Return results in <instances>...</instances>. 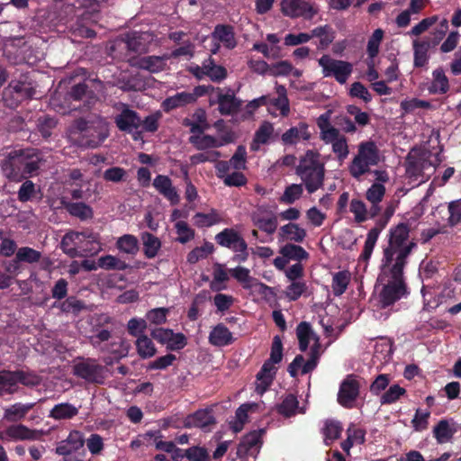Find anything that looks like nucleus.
Returning a JSON list of instances; mask_svg holds the SVG:
<instances>
[{
	"label": "nucleus",
	"instance_id": "obj_1",
	"mask_svg": "<svg viewBox=\"0 0 461 461\" xmlns=\"http://www.w3.org/2000/svg\"><path fill=\"white\" fill-rule=\"evenodd\" d=\"M410 226L406 222H401L389 230L387 245L383 249L381 266L392 267L394 273H400L401 268H405L408 258L417 243L409 240Z\"/></svg>",
	"mask_w": 461,
	"mask_h": 461
},
{
	"label": "nucleus",
	"instance_id": "obj_2",
	"mask_svg": "<svg viewBox=\"0 0 461 461\" xmlns=\"http://www.w3.org/2000/svg\"><path fill=\"white\" fill-rule=\"evenodd\" d=\"M41 158L34 149L11 151L1 161V169L5 176L13 181H22L37 173Z\"/></svg>",
	"mask_w": 461,
	"mask_h": 461
},
{
	"label": "nucleus",
	"instance_id": "obj_3",
	"mask_svg": "<svg viewBox=\"0 0 461 461\" xmlns=\"http://www.w3.org/2000/svg\"><path fill=\"white\" fill-rule=\"evenodd\" d=\"M320 153L309 149L300 158L296 167V174L302 179L309 194L315 193L323 185L325 177V166L320 159Z\"/></svg>",
	"mask_w": 461,
	"mask_h": 461
},
{
	"label": "nucleus",
	"instance_id": "obj_4",
	"mask_svg": "<svg viewBox=\"0 0 461 461\" xmlns=\"http://www.w3.org/2000/svg\"><path fill=\"white\" fill-rule=\"evenodd\" d=\"M72 128L73 131L79 135L80 145L86 148L99 147L109 135L106 122L100 116L76 119Z\"/></svg>",
	"mask_w": 461,
	"mask_h": 461
},
{
	"label": "nucleus",
	"instance_id": "obj_5",
	"mask_svg": "<svg viewBox=\"0 0 461 461\" xmlns=\"http://www.w3.org/2000/svg\"><path fill=\"white\" fill-rule=\"evenodd\" d=\"M381 273L378 280L383 282L390 277L379 294V303L381 308L385 309L399 301L407 294V286L404 281V268L400 273H394L392 267L380 266Z\"/></svg>",
	"mask_w": 461,
	"mask_h": 461
},
{
	"label": "nucleus",
	"instance_id": "obj_6",
	"mask_svg": "<svg viewBox=\"0 0 461 461\" xmlns=\"http://www.w3.org/2000/svg\"><path fill=\"white\" fill-rule=\"evenodd\" d=\"M380 161L379 149L372 140L360 142L357 154L348 166L350 176L359 180L370 171V167L378 165Z\"/></svg>",
	"mask_w": 461,
	"mask_h": 461
},
{
	"label": "nucleus",
	"instance_id": "obj_7",
	"mask_svg": "<svg viewBox=\"0 0 461 461\" xmlns=\"http://www.w3.org/2000/svg\"><path fill=\"white\" fill-rule=\"evenodd\" d=\"M72 374L87 384H104L107 377L106 367L94 357H77L73 360Z\"/></svg>",
	"mask_w": 461,
	"mask_h": 461
},
{
	"label": "nucleus",
	"instance_id": "obj_8",
	"mask_svg": "<svg viewBox=\"0 0 461 461\" xmlns=\"http://www.w3.org/2000/svg\"><path fill=\"white\" fill-rule=\"evenodd\" d=\"M84 446L85 438L83 433L74 429L69 432L66 439L61 440L58 444L55 453L62 456L63 461H85L86 451Z\"/></svg>",
	"mask_w": 461,
	"mask_h": 461
},
{
	"label": "nucleus",
	"instance_id": "obj_9",
	"mask_svg": "<svg viewBox=\"0 0 461 461\" xmlns=\"http://www.w3.org/2000/svg\"><path fill=\"white\" fill-rule=\"evenodd\" d=\"M324 77H333L341 85L345 84L353 72V65L345 60L332 59L330 55H322L318 59Z\"/></svg>",
	"mask_w": 461,
	"mask_h": 461
},
{
	"label": "nucleus",
	"instance_id": "obj_10",
	"mask_svg": "<svg viewBox=\"0 0 461 461\" xmlns=\"http://www.w3.org/2000/svg\"><path fill=\"white\" fill-rule=\"evenodd\" d=\"M393 213L394 208L387 206L382 216L376 220L375 227L367 232L363 250L359 256L360 260L368 261L370 259L381 231L386 227Z\"/></svg>",
	"mask_w": 461,
	"mask_h": 461
},
{
	"label": "nucleus",
	"instance_id": "obj_11",
	"mask_svg": "<svg viewBox=\"0 0 461 461\" xmlns=\"http://www.w3.org/2000/svg\"><path fill=\"white\" fill-rule=\"evenodd\" d=\"M32 89L27 83L12 81L2 92V101L6 107L16 108L23 101L31 98Z\"/></svg>",
	"mask_w": 461,
	"mask_h": 461
},
{
	"label": "nucleus",
	"instance_id": "obj_12",
	"mask_svg": "<svg viewBox=\"0 0 461 461\" xmlns=\"http://www.w3.org/2000/svg\"><path fill=\"white\" fill-rule=\"evenodd\" d=\"M281 12L292 19L302 17L310 21L318 14V8L306 0H283Z\"/></svg>",
	"mask_w": 461,
	"mask_h": 461
},
{
	"label": "nucleus",
	"instance_id": "obj_13",
	"mask_svg": "<svg viewBox=\"0 0 461 461\" xmlns=\"http://www.w3.org/2000/svg\"><path fill=\"white\" fill-rule=\"evenodd\" d=\"M70 238L76 240L77 249L86 253V255H95L102 250L100 234L91 229H86L82 231H74V234L68 236L67 239Z\"/></svg>",
	"mask_w": 461,
	"mask_h": 461
},
{
	"label": "nucleus",
	"instance_id": "obj_14",
	"mask_svg": "<svg viewBox=\"0 0 461 461\" xmlns=\"http://www.w3.org/2000/svg\"><path fill=\"white\" fill-rule=\"evenodd\" d=\"M360 384L354 375H348L341 382L338 393V402L344 408L352 409L359 396Z\"/></svg>",
	"mask_w": 461,
	"mask_h": 461
},
{
	"label": "nucleus",
	"instance_id": "obj_15",
	"mask_svg": "<svg viewBox=\"0 0 461 461\" xmlns=\"http://www.w3.org/2000/svg\"><path fill=\"white\" fill-rule=\"evenodd\" d=\"M215 104H218V110L221 115L235 114L242 106V101L235 96V93L230 87L226 88L225 93H222L221 87H217V99L210 100L211 105Z\"/></svg>",
	"mask_w": 461,
	"mask_h": 461
},
{
	"label": "nucleus",
	"instance_id": "obj_16",
	"mask_svg": "<svg viewBox=\"0 0 461 461\" xmlns=\"http://www.w3.org/2000/svg\"><path fill=\"white\" fill-rule=\"evenodd\" d=\"M121 112L114 117L116 127L123 132L131 133L140 127L141 118L140 114L131 109L127 104H119Z\"/></svg>",
	"mask_w": 461,
	"mask_h": 461
},
{
	"label": "nucleus",
	"instance_id": "obj_17",
	"mask_svg": "<svg viewBox=\"0 0 461 461\" xmlns=\"http://www.w3.org/2000/svg\"><path fill=\"white\" fill-rule=\"evenodd\" d=\"M215 242L222 247L235 251L244 249L247 243L242 235L234 228H225L214 237Z\"/></svg>",
	"mask_w": 461,
	"mask_h": 461
},
{
	"label": "nucleus",
	"instance_id": "obj_18",
	"mask_svg": "<svg viewBox=\"0 0 461 461\" xmlns=\"http://www.w3.org/2000/svg\"><path fill=\"white\" fill-rule=\"evenodd\" d=\"M167 59H169L167 54L163 56H144L132 59L131 65L137 68L147 70L149 73H158L166 68Z\"/></svg>",
	"mask_w": 461,
	"mask_h": 461
},
{
	"label": "nucleus",
	"instance_id": "obj_19",
	"mask_svg": "<svg viewBox=\"0 0 461 461\" xmlns=\"http://www.w3.org/2000/svg\"><path fill=\"white\" fill-rule=\"evenodd\" d=\"M152 185L164 198L169 201L171 205H176L180 202V196L169 176L158 175L154 178Z\"/></svg>",
	"mask_w": 461,
	"mask_h": 461
},
{
	"label": "nucleus",
	"instance_id": "obj_20",
	"mask_svg": "<svg viewBox=\"0 0 461 461\" xmlns=\"http://www.w3.org/2000/svg\"><path fill=\"white\" fill-rule=\"evenodd\" d=\"M4 437L7 440H36L41 436V432L31 429L23 424L11 425L6 428Z\"/></svg>",
	"mask_w": 461,
	"mask_h": 461
},
{
	"label": "nucleus",
	"instance_id": "obj_21",
	"mask_svg": "<svg viewBox=\"0 0 461 461\" xmlns=\"http://www.w3.org/2000/svg\"><path fill=\"white\" fill-rule=\"evenodd\" d=\"M458 430V424L451 420L441 419L433 428V437L438 444L450 442Z\"/></svg>",
	"mask_w": 461,
	"mask_h": 461
},
{
	"label": "nucleus",
	"instance_id": "obj_22",
	"mask_svg": "<svg viewBox=\"0 0 461 461\" xmlns=\"http://www.w3.org/2000/svg\"><path fill=\"white\" fill-rule=\"evenodd\" d=\"M277 372V367L270 362L265 361L260 370L257 374V387L256 391L259 394H263L272 384L276 375Z\"/></svg>",
	"mask_w": 461,
	"mask_h": 461
},
{
	"label": "nucleus",
	"instance_id": "obj_23",
	"mask_svg": "<svg viewBox=\"0 0 461 461\" xmlns=\"http://www.w3.org/2000/svg\"><path fill=\"white\" fill-rule=\"evenodd\" d=\"M182 124L185 127H189L190 132L193 134H202L210 128L206 112L203 108H197L192 114V119L185 118Z\"/></svg>",
	"mask_w": 461,
	"mask_h": 461
},
{
	"label": "nucleus",
	"instance_id": "obj_24",
	"mask_svg": "<svg viewBox=\"0 0 461 461\" xmlns=\"http://www.w3.org/2000/svg\"><path fill=\"white\" fill-rule=\"evenodd\" d=\"M261 434L258 431H252L247 434L237 447V455L242 458L247 456H252L258 451L261 444Z\"/></svg>",
	"mask_w": 461,
	"mask_h": 461
},
{
	"label": "nucleus",
	"instance_id": "obj_25",
	"mask_svg": "<svg viewBox=\"0 0 461 461\" xmlns=\"http://www.w3.org/2000/svg\"><path fill=\"white\" fill-rule=\"evenodd\" d=\"M276 411L285 418H291L297 413H305V408L299 406L297 397L293 393L286 394L282 402L276 406Z\"/></svg>",
	"mask_w": 461,
	"mask_h": 461
},
{
	"label": "nucleus",
	"instance_id": "obj_26",
	"mask_svg": "<svg viewBox=\"0 0 461 461\" xmlns=\"http://www.w3.org/2000/svg\"><path fill=\"white\" fill-rule=\"evenodd\" d=\"M62 206L67 212L74 217L86 221L94 217L93 208L83 202H68L64 198L61 200Z\"/></svg>",
	"mask_w": 461,
	"mask_h": 461
},
{
	"label": "nucleus",
	"instance_id": "obj_27",
	"mask_svg": "<svg viewBox=\"0 0 461 461\" xmlns=\"http://www.w3.org/2000/svg\"><path fill=\"white\" fill-rule=\"evenodd\" d=\"M234 341L232 333L222 323L217 324L209 334V342L215 347H225Z\"/></svg>",
	"mask_w": 461,
	"mask_h": 461
},
{
	"label": "nucleus",
	"instance_id": "obj_28",
	"mask_svg": "<svg viewBox=\"0 0 461 461\" xmlns=\"http://www.w3.org/2000/svg\"><path fill=\"white\" fill-rule=\"evenodd\" d=\"M212 37L230 50L234 49L237 45L234 28L229 24H217L212 32Z\"/></svg>",
	"mask_w": 461,
	"mask_h": 461
},
{
	"label": "nucleus",
	"instance_id": "obj_29",
	"mask_svg": "<svg viewBox=\"0 0 461 461\" xmlns=\"http://www.w3.org/2000/svg\"><path fill=\"white\" fill-rule=\"evenodd\" d=\"M413 48V65L415 68L425 67L429 59V50L432 49L428 41L414 40L412 41Z\"/></svg>",
	"mask_w": 461,
	"mask_h": 461
},
{
	"label": "nucleus",
	"instance_id": "obj_30",
	"mask_svg": "<svg viewBox=\"0 0 461 461\" xmlns=\"http://www.w3.org/2000/svg\"><path fill=\"white\" fill-rule=\"evenodd\" d=\"M311 137L308 131V125L304 122H300L298 126L291 127L282 134L281 140L285 145L296 144L301 139L308 140Z\"/></svg>",
	"mask_w": 461,
	"mask_h": 461
},
{
	"label": "nucleus",
	"instance_id": "obj_31",
	"mask_svg": "<svg viewBox=\"0 0 461 461\" xmlns=\"http://www.w3.org/2000/svg\"><path fill=\"white\" fill-rule=\"evenodd\" d=\"M437 213H445L447 225L454 227L461 221V199L450 202L447 206L439 205L436 209Z\"/></svg>",
	"mask_w": 461,
	"mask_h": 461
},
{
	"label": "nucleus",
	"instance_id": "obj_32",
	"mask_svg": "<svg viewBox=\"0 0 461 461\" xmlns=\"http://www.w3.org/2000/svg\"><path fill=\"white\" fill-rule=\"evenodd\" d=\"M194 104V97L189 92L176 93L172 96L167 97L161 104L164 112L168 113L176 108L184 107L187 104Z\"/></svg>",
	"mask_w": 461,
	"mask_h": 461
},
{
	"label": "nucleus",
	"instance_id": "obj_33",
	"mask_svg": "<svg viewBox=\"0 0 461 461\" xmlns=\"http://www.w3.org/2000/svg\"><path fill=\"white\" fill-rule=\"evenodd\" d=\"M35 402L22 403L16 402L5 410L4 418L11 422L23 420L27 413L33 409Z\"/></svg>",
	"mask_w": 461,
	"mask_h": 461
},
{
	"label": "nucleus",
	"instance_id": "obj_34",
	"mask_svg": "<svg viewBox=\"0 0 461 461\" xmlns=\"http://www.w3.org/2000/svg\"><path fill=\"white\" fill-rule=\"evenodd\" d=\"M279 235L283 240L302 243L306 236V230L296 223L289 222L280 228Z\"/></svg>",
	"mask_w": 461,
	"mask_h": 461
},
{
	"label": "nucleus",
	"instance_id": "obj_35",
	"mask_svg": "<svg viewBox=\"0 0 461 461\" xmlns=\"http://www.w3.org/2000/svg\"><path fill=\"white\" fill-rule=\"evenodd\" d=\"M78 414V408L69 402H61L54 405L50 411L49 417L56 420H71Z\"/></svg>",
	"mask_w": 461,
	"mask_h": 461
},
{
	"label": "nucleus",
	"instance_id": "obj_36",
	"mask_svg": "<svg viewBox=\"0 0 461 461\" xmlns=\"http://www.w3.org/2000/svg\"><path fill=\"white\" fill-rule=\"evenodd\" d=\"M203 68L206 69L207 77L214 83H221L228 77L226 68L217 65L212 57L203 60Z\"/></svg>",
	"mask_w": 461,
	"mask_h": 461
},
{
	"label": "nucleus",
	"instance_id": "obj_37",
	"mask_svg": "<svg viewBox=\"0 0 461 461\" xmlns=\"http://www.w3.org/2000/svg\"><path fill=\"white\" fill-rule=\"evenodd\" d=\"M19 385L17 384L15 375L11 370L0 371V396L6 394H14L18 392Z\"/></svg>",
	"mask_w": 461,
	"mask_h": 461
},
{
	"label": "nucleus",
	"instance_id": "obj_38",
	"mask_svg": "<svg viewBox=\"0 0 461 461\" xmlns=\"http://www.w3.org/2000/svg\"><path fill=\"white\" fill-rule=\"evenodd\" d=\"M215 423V419L209 411L199 410L186 419V427L205 429Z\"/></svg>",
	"mask_w": 461,
	"mask_h": 461
},
{
	"label": "nucleus",
	"instance_id": "obj_39",
	"mask_svg": "<svg viewBox=\"0 0 461 461\" xmlns=\"http://www.w3.org/2000/svg\"><path fill=\"white\" fill-rule=\"evenodd\" d=\"M274 132L273 124L269 122H264L256 131L253 140L250 144V149L257 151L261 144H267Z\"/></svg>",
	"mask_w": 461,
	"mask_h": 461
},
{
	"label": "nucleus",
	"instance_id": "obj_40",
	"mask_svg": "<svg viewBox=\"0 0 461 461\" xmlns=\"http://www.w3.org/2000/svg\"><path fill=\"white\" fill-rule=\"evenodd\" d=\"M296 336L300 351L305 352L309 348L311 339L315 340V336L317 335L313 332L309 322L301 321L296 327Z\"/></svg>",
	"mask_w": 461,
	"mask_h": 461
},
{
	"label": "nucleus",
	"instance_id": "obj_41",
	"mask_svg": "<svg viewBox=\"0 0 461 461\" xmlns=\"http://www.w3.org/2000/svg\"><path fill=\"white\" fill-rule=\"evenodd\" d=\"M432 82L429 88L432 94H446L449 90L448 78L442 68H438L432 72Z\"/></svg>",
	"mask_w": 461,
	"mask_h": 461
},
{
	"label": "nucleus",
	"instance_id": "obj_42",
	"mask_svg": "<svg viewBox=\"0 0 461 461\" xmlns=\"http://www.w3.org/2000/svg\"><path fill=\"white\" fill-rule=\"evenodd\" d=\"M343 427L340 421L335 420H327L321 431L324 436L326 446L331 445L335 440L340 438Z\"/></svg>",
	"mask_w": 461,
	"mask_h": 461
},
{
	"label": "nucleus",
	"instance_id": "obj_43",
	"mask_svg": "<svg viewBox=\"0 0 461 461\" xmlns=\"http://www.w3.org/2000/svg\"><path fill=\"white\" fill-rule=\"evenodd\" d=\"M279 253L288 260H294L297 263L309 258V253L300 245L294 243H286L281 247Z\"/></svg>",
	"mask_w": 461,
	"mask_h": 461
},
{
	"label": "nucleus",
	"instance_id": "obj_44",
	"mask_svg": "<svg viewBox=\"0 0 461 461\" xmlns=\"http://www.w3.org/2000/svg\"><path fill=\"white\" fill-rule=\"evenodd\" d=\"M316 37L320 39V48H328L335 39V31L329 24L315 27L311 31V39Z\"/></svg>",
	"mask_w": 461,
	"mask_h": 461
},
{
	"label": "nucleus",
	"instance_id": "obj_45",
	"mask_svg": "<svg viewBox=\"0 0 461 461\" xmlns=\"http://www.w3.org/2000/svg\"><path fill=\"white\" fill-rule=\"evenodd\" d=\"M143 242V253L147 258H154L161 248L160 240L149 232H143L141 234Z\"/></svg>",
	"mask_w": 461,
	"mask_h": 461
},
{
	"label": "nucleus",
	"instance_id": "obj_46",
	"mask_svg": "<svg viewBox=\"0 0 461 461\" xmlns=\"http://www.w3.org/2000/svg\"><path fill=\"white\" fill-rule=\"evenodd\" d=\"M351 276L347 270L339 271L332 276L331 288L335 296H341L350 283Z\"/></svg>",
	"mask_w": 461,
	"mask_h": 461
},
{
	"label": "nucleus",
	"instance_id": "obj_47",
	"mask_svg": "<svg viewBox=\"0 0 461 461\" xmlns=\"http://www.w3.org/2000/svg\"><path fill=\"white\" fill-rule=\"evenodd\" d=\"M276 90L278 96L276 98L270 97L268 104L277 108L283 116H287L290 113V106L286 88L285 86L276 85Z\"/></svg>",
	"mask_w": 461,
	"mask_h": 461
},
{
	"label": "nucleus",
	"instance_id": "obj_48",
	"mask_svg": "<svg viewBox=\"0 0 461 461\" xmlns=\"http://www.w3.org/2000/svg\"><path fill=\"white\" fill-rule=\"evenodd\" d=\"M135 345L138 355L143 359L150 358L157 353L152 338H149L147 335L139 336Z\"/></svg>",
	"mask_w": 461,
	"mask_h": 461
},
{
	"label": "nucleus",
	"instance_id": "obj_49",
	"mask_svg": "<svg viewBox=\"0 0 461 461\" xmlns=\"http://www.w3.org/2000/svg\"><path fill=\"white\" fill-rule=\"evenodd\" d=\"M125 45L128 50L134 53H144L148 51V44L145 34L133 32L127 36Z\"/></svg>",
	"mask_w": 461,
	"mask_h": 461
},
{
	"label": "nucleus",
	"instance_id": "obj_50",
	"mask_svg": "<svg viewBox=\"0 0 461 461\" xmlns=\"http://www.w3.org/2000/svg\"><path fill=\"white\" fill-rule=\"evenodd\" d=\"M189 142L193 144L198 150H203L210 148H218L223 144L212 135L200 136V134L191 135L189 137Z\"/></svg>",
	"mask_w": 461,
	"mask_h": 461
},
{
	"label": "nucleus",
	"instance_id": "obj_51",
	"mask_svg": "<svg viewBox=\"0 0 461 461\" xmlns=\"http://www.w3.org/2000/svg\"><path fill=\"white\" fill-rule=\"evenodd\" d=\"M194 225L198 228L211 227L221 221V217L215 209L209 213L196 212L194 215Z\"/></svg>",
	"mask_w": 461,
	"mask_h": 461
},
{
	"label": "nucleus",
	"instance_id": "obj_52",
	"mask_svg": "<svg viewBox=\"0 0 461 461\" xmlns=\"http://www.w3.org/2000/svg\"><path fill=\"white\" fill-rule=\"evenodd\" d=\"M57 123L55 117L44 114L37 119L36 127L41 135L44 139H48L52 134V130L57 126Z\"/></svg>",
	"mask_w": 461,
	"mask_h": 461
},
{
	"label": "nucleus",
	"instance_id": "obj_53",
	"mask_svg": "<svg viewBox=\"0 0 461 461\" xmlns=\"http://www.w3.org/2000/svg\"><path fill=\"white\" fill-rule=\"evenodd\" d=\"M98 266L105 270H125L129 265L112 255H105L98 258Z\"/></svg>",
	"mask_w": 461,
	"mask_h": 461
},
{
	"label": "nucleus",
	"instance_id": "obj_54",
	"mask_svg": "<svg viewBox=\"0 0 461 461\" xmlns=\"http://www.w3.org/2000/svg\"><path fill=\"white\" fill-rule=\"evenodd\" d=\"M406 393V390L399 384L391 385L380 397L382 405H389L396 402Z\"/></svg>",
	"mask_w": 461,
	"mask_h": 461
},
{
	"label": "nucleus",
	"instance_id": "obj_55",
	"mask_svg": "<svg viewBox=\"0 0 461 461\" xmlns=\"http://www.w3.org/2000/svg\"><path fill=\"white\" fill-rule=\"evenodd\" d=\"M116 245L119 250L131 255H135L139 250L138 240L131 234L120 237Z\"/></svg>",
	"mask_w": 461,
	"mask_h": 461
},
{
	"label": "nucleus",
	"instance_id": "obj_56",
	"mask_svg": "<svg viewBox=\"0 0 461 461\" xmlns=\"http://www.w3.org/2000/svg\"><path fill=\"white\" fill-rule=\"evenodd\" d=\"M17 260L26 264H36L41 259V252L31 247H21L16 251Z\"/></svg>",
	"mask_w": 461,
	"mask_h": 461
},
{
	"label": "nucleus",
	"instance_id": "obj_57",
	"mask_svg": "<svg viewBox=\"0 0 461 461\" xmlns=\"http://www.w3.org/2000/svg\"><path fill=\"white\" fill-rule=\"evenodd\" d=\"M213 250V244L206 241L203 246L194 248L187 254V261L190 264H195L200 259L207 258Z\"/></svg>",
	"mask_w": 461,
	"mask_h": 461
},
{
	"label": "nucleus",
	"instance_id": "obj_58",
	"mask_svg": "<svg viewBox=\"0 0 461 461\" xmlns=\"http://www.w3.org/2000/svg\"><path fill=\"white\" fill-rule=\"evenodd\" d=\"M54 307H58L56 303L53 305ZM59 309L62 312L69 313L72 312L74 314H78L82 310L86 308L83 301L78 300L75 296H69L65 301L59 304Z\"/></svg>",
	"mask_w": 461,
	"mask_h": 461
},
{
	"label": "nucleus",
	"instance_id": "obj_59",
	"mask_svg": "<svg viewBox=\"0 0 461 461\" xmlns=\"http://www.w3.org/2000/svg\"><path fill=\"white\" fill-rule=\"evenodd\" d=\"M423 158H416L415 156L408 155L406 159V174L410 178L417 179L424 174Z\"/></svg>",
	"mask_w": 461,
	"mask_h": 461
},
{
	"label": "nucleus",
	"instance_id": "obj_60",
	"mask_svg": "<svg viewBox=\"0 0 461 461\" xmlns=\"http://www.w3.org/2000/svg\"><path fill=\"white\" fill-rule=\"evenodd\" d=\"M303 193V189L302 185L292 184L285 187L279 201L282 203L292 204L302 196Z\"/></svg>",
	"mask_w": 461,
	"mask_h": 461
},
{
	"label": "nucleus",
	"instance_id": "obj_61",
	"mask_svg": "<svg viewBox=\"0 0 461 461\" xmlns=\"http://www.w3.org/2000/svg\"><path fill=\"white\" fill-rule=\"evenodd\" d=\"M384 31L378 28L375 30L370 36L366 48V52L370 59H375L378 55L380 44L384 38Z\"/></svg>",
	"mask_w": 461,
	"mask_h": 461
},
{
	"label": "nucleus",
	"instance_id": "obj_62",
	"mask_svg": "<svg viewBox=\"0 0 461 461\" xmlns=\"http://www.w3.org/2000/svg\"><path fill=\"white\" fill-rule=\"evenodd\" d=\"M14 375L16 378L17 384H21L24 386L33 387L41 383V378L39 375L32 372H28L24 370H14Z\"/></svg>",
	"mask_w": 461,
	"mask_h": 461
},
{
	"label": "nucleus",
	"instance_id": "obj_63",
	"mask_svg": "<svg viewBox=\"0 0 461 461\" xmlns=\"http://www.w3.org/2000/svg\"><path fill=\"white\" fill-rule=\"evenodd\" d=\"M175 229L178 237L176 240L181 244H185L194 238V230L189 227L188 223L184 221H176Z\"/></svg>",
	"mask_w": 461,
	"mask_h": 461
},
{
	"label": "nucleus",
	"instance_id": "obj_64",
	"mask_svg": "<svg viewBox=\"0 0 461 461\" xmlns=\"http://www.w3.org/2000/svg\"><path fill=\"white\" fill-rule=\"evenodd\" d=\"M185 458L189 461H211L208 450L200 446H193L185 449Z\"/></svg>",
	"mask_w": 461,
	"mask_h": 461
}]
</instances>
